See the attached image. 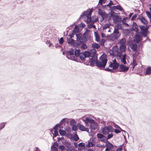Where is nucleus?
Returning <instances> with one entry per match:
<instances>
[{
	"label": "nucleus",
	"instance_id": "1",
	"mask_svg": "<svg viewBox=\"0 0 151 151\" xmlns=\"http://www.w3.org/2000/svg\"><path fill=\"white\" fill-rule=\"evenodd\" d=\"M107 56L105 53H103L99 58L100 61L97 59V57H91L89 58V63L90 65L93 66L96 64L98 68H104L107 63Z\"/></svg>",
	"mask_w": 151,
	"mask_h": 151
},
{
	"label": "nucleus",
	"instance_id": "2",
	"mask_svg": "<svg viewBox=\"0 0 151 151\" xmlns=\"http://www.w3.org/2000/svg\"><path fill=\"white\" fill-rule=\"evenodd\" d=\"M76 40L75 41L76 46H79L82 43H85L87 41V38L83 35H81V34L77 33L76 34Z\"/></svg>",
	"mask_w": 151,
	"mask_h": 151
},
{
	"label": "nucleus",
	"instance_id": "3",
	"mask_svg": "<svg viewBox=\"0 0 151 151\" xmlns=\"http://www.w3.org/2000/svg\"><path fill=\"white\" fill-rule=\"evenodd\" d=\"M65 54L67 58L77 61L76 58L74 56V50L73 49L71 48L70 50L67 51Z\"/></svg>",
	"mask_w": 151,
	"mask_h": 151
},
{
	"label": "nucleus",
	"instance_id": "4",
	"mask_svg": "<svg viewBox=\"0 0 151 151\" xmlns=\"http://www.w3.org/2000/svg\"><path fill=\"white\" fill-rule=\"evenodd\" d=\"M113 128L111 125L104 127L103 129L102 133L105 135L108 134L110 132L113 131Z\"/></svg>",
	"mask_w": 151,
	"mask_h": 151
},
{
	"label": "nucleus",
	"instance_id": "5",
	"mask_svg": "<svg viewBox=\"0 0 151 151\" xmlns=\"http://www.w3.org/2000/svg\"><path fill=\"white\" fill-rule=\"evenodd\" d=\"M129 67L125 66L123 64H121L119 66V69L120 70V72H126L129 70Z\"/></svg>",
	"mask_w": 151,
	"mask_h": 151
},
{
	"label": "nucleus",
	"instance_id": "6",
	"mask_svg": "<svg viewBox=\"0 0 151 151\" xmlns=\"http://www.w3.org/2000/svg\"><path fill=\"white\" fill-rule=\"evenodd\" d=\"M116 9L119 10L120 11L123 10V9L120 5L113 6L110 7V11L115 10Z\"/></svg>",
	"mask_w": 151,
	"mask_h": 151
},
{
	"label": "nucleus",
	"instance_id": "7",
	"mask_svg": "<svg viewBox=\"0 0 151 151\" xmlns=\"http://www.w3.org/2000/svg\"><path fill=\"white\" fill-rule=\"evenodd\" d=\"M68 43L71 46H76L75 45V41L72 38H67Z\"/></svg>",
	"mask_w": 151,
	"mask_h": 151
},
{
	"label": "nucleus",
	"instance_id": "8",
	"mask_svg": "<svg viewBox=\"0 0 151 151\" xmlns=\"http://www.w3.org/2000/svg\"><path fill=\"white\" fill-rule=\"evenodd\" d=\"M135 40L136 42L138 43L142 40V37L141 35L137 34L136 35Z\"/></svg>",
	"mask_w": 151,
	"mask_h": 151
},
{
	"label": "nucleus",
	"instance_id": "9",
	"mask_svg": "<svg viewBox=\"0 0 151 151\" xmlns=\"http://www.w3.org/2000/svg\"><path fill=\"white\" fill-rule=\"evenodd\" d=\"M122 21V18L118 16H116L113 19L114 22L116 23L117 22H120Z\"/></svg>",
	"mask_w": 151,
	"mask_h": 151
},
{
	"label": "nucleus",
	"instance_id": "10",
	"mask_svg": "<svg viewBox=\"0 0 151 151\" xmlns=\"http://www.w3.org/2000/svg\"><path fill=\"white\" fill-rule=\"evenodd\" d=\"M98 126V124L94 121V122H92L90 124V128L93 130H95L97 129Z\"/></svg>",
	"mask_w": 151,
	"mask_h": 151
},
{
	"label": "nucleus",
	"instance_id": "11",
	"mask_svg": "<svg viewBox=\"0 0 151 151\" xmlns=\"http://www.w3.org/2000/svg\"><path fill=\"white\" fill-rule=\"evenodd\" d=\"M90 55V57H97L96 56V50L95 49H91L89 51Z\"/></svg>",
	"mask_w": 151,
	"mask_h": 151
},
{
	"label": "nucleus",
	"instance_id": "12",
	"mask_svg": "<svg viewBox=\"0 0 151 151\" xmlns=\"http://www.w3.org/2000/svg\"><path fill=\"white\" fill-rule=\"evenodd\" d=\"M120 34H115V33H113L112 35H111V37L112 38V40H115L118 38L120 36Z\"/></svg>",
	"mask_w": 151,
	"mask_h": 151
},
{
	"label": "nucleus",
	"instance_id": "13",
	"mask_svg": "<svg viewBox=\"0 0 151 151\" xmlns=\"http://www.w3.org/2000/svg\"><path fill=\"white\" fill-rule=\"evenodd\" d=\"M83 121L86 124H87L88 123H90L91 124L92 122H94V120L90 118L86 117V119H83Z\"/></svg>",
	"mask_w": 151,
	"mask_h": 151
},
{
	"label": "nucleus",
	"instance_id": "14",
	"mask_svg": "<svg viewBox=\"0 0 151 151\" xmlns=\"http://www.w3.org/2000/svg\"><path fill=\"white\" fill-rule=\"evenodd\" d=\"M133 30L135 32H137L139 31L138 26L137 23L134 22L133 23Z\"/></svg>",
	"mask_w": 151,
	"mask_h": 151
},
{
	"label": "nucleus",
	"instance_id": "15",
	"mask_svg": "<svg viewBox=\"0 0 151 151\" xmlns=\"http://www.w3.org/2000/svg\"><path fill=\"white\" fill-rule=\"evenodd\" d=\"M105 146L109 149H112L114 148V145L109 141L106 144Z\"/></svg>",
	"mask_w": 151,
	"mask_h": 151
},
{
	"label": "nucleus",
	"instance_id": "16",
	"mask_svg": "<svg viewBox=\"0 0 151 151\" xmlns=\"http://www.w3.org/2000/svg\"><path fill=\"white\" fill-rule=\"evenodd\" d=\"M79 129L82 131H85L88 132L89 131L88 128H86L82 125H80L79 126Z\"/></svg>",
	"mask_w": 151,
	"mask_h": 151
},
{
	"label": "nucleus",
	"instance_id": "17",
	"mask_svg": "<svg viewBox=\"0 0 151 151\" xmlns=\"http://www.w3.org/2000/svg\"><path fill=\"white\" fill-rule=\"evenodd\" d=\"M81 54H83L85 58H89L90 57V53L89 51H85L84 52H81Z\"/></svg>",
	"mask_w": 151,
	"mask_h": 151
},
{
	"label": "nucleus",
	"instance_id": "18",
	"mask_svg": "<svg viewBox=\"0 0 151 151\" xmlns=\"http://www.w3.org/2000/svg\"><path fill=\"white\" fill-rule=\"evenodd\" d=\"M126 47L125 45H121L119 47L120 52H125L126 51Z\"/></svg>",
	"mask_w": 151,
	"mask_h": 151
},
{
	"label": "nucleus",
	"instance_id": "19",
	"mask_svg": "<svg viewBox=\"0 0 151 151\" xmlns=\"http://www.w3.org/2000/svg\"><path fill=\"white\" fill-rule=\"evenodd\" d=\"M80 50L79 49H76L74 52V55L76 57H78L80 55Z\"/></svg>",
	"mask_w": 151,
	"mask_h": 151
},
{
	"label": "nucleus",
	"instance_id": "20",
	"mask_svg": "<svg viewBox=\"0 0 151 151\" xmlns=\"http://www.w3.org/2000/svg\"><path fill=\"white\" fill-rule=\"evenodd\" d=\"M139 27L141 30L140 33L146 32L145 30V26L140 25L139 26Z\"/></svg>",
	"mask_w": 151,
	"mask_h": 151
},
{
	"label": "nucleus",
	"instance_id": "21",
	"mask_svg": "<svg viewBox=\"0 0 151 151\" xmlns=\"http://www.w3.org/2000/svg\"><path fill=\"white\" fill-rule=\"evenodd\" d=\"M92 47L93 49L96 48L98 49L100 47V46L99 44L95 43L92 44Z\"/></svg>",
	"mask_w": 151,
	"mask_h": 151
},
{
	"label": "nucleus",
	"instance_id": "22",
	"mask_svg": "<svg viewBox=\"0 0 151 151\" xmlns=\"http://www.w3.org/2000/svg\"><path fill=\"white\" fill-rule=\"evenodd\" d=\"M151 73V67L149 66L146 70V74L149 75Z\"/></svg>",
	"mask_w": 151,
	"mask_h": 151
},
{
	"label": "nucleus",
	"instance_id": "23",
	"mask_svg": "<svg viewBox=\"0 0 151 151\" xmlns=\"http://www.w3.org/2000/svg\"><path fill=\"white\" fill-rule=\"evenodd\" d=\"M131 49L134 51H137V46L136 44H134L132 45Z\"/></svg>",
	"mask_w": 151,
	"mask_h": 151
},
{
	"label": "nucleus",
	"instance_id": "24",
	"mask_svg": "<svg viewBox=\"0 0 151 151\" xmlns=\"http://www.w3.org/2000/svg\"><path fill=\"white\" fill-rule=\"evenodd\" d=\"M59 132L60 134L62 136L65 135L66 134V132L65 130H62L61 129L59 130Z\"/></svg>",
	"mask_w": 151,
	"mask_h": 151
},
{
	"label": "nucleus",
	"instance_id": "25",
	"mask_svg": "<svg viewBox=\"0 0 151 151\" xmlns=\"http://www.w3.org/2000/svg\"><path fill=\"white\" fill-rule=\"evenodd\" d=\"M126 40L125 38H122L119 41V43L121 45H124L126 44Z\"/></svg>",
	"mask_w": 151,
	"mask_h": 151
},
{
	"label": "nucleus",
	"instance_id": "26",
	"mask_svg": "<svg viewBox=\"0 0 151 151\" xmlns=\"http://www.w3.org/2000/svg\"><path fill=\"white\" fill-rule=\"evenodd\" d=\"M138 19L142 23H143L145 25H147V22H144L143 20L145 21V19L144 17H142L141 18H138Z\"/></svg>",
	"mask_w": 151,
	"mask_h": 151
},
{
	"label": "nucleus",
	"instance_id": "27",
	"mask_svg": "<svg viewBox=\"0 0 151 151\" xmlns=\"http://www.w3.org/2000/svg\"><path fill=\"white\" fill-rule=\"evenodd\" d=\"M119 64L117 62H116V63L114 64L113 67L112 69L113 70H115L117 69L118 67L119 66Z\"/></svg>",
	"mask_w": 151,
	"mask_h": 151
},
{
	"label": "nucleus",
	"instance_id": "28",
	"mask_svg": "<svg viewBox=\"0 0 151 151\" xmlns=\"http://www.w3.org/2000/svg\"><path fill=\"white\" fill-rule=\"evenodd\" d=\"M110 13L111 17L112 18H114L117 15V13L113 11H111Z\"/></svg>",
	"mask_w": 151,
	"mask_h": 151
},
{
	"label": "nucleus",
	"instance_id": "29",
	"mask_svg": "<svg viewBox=\"0 0 151 151\" xmlns=\"http://www.w3.org/2000/svg\"><path fill=\"white\" fill-rule=\"evenodd\" d=\"M100 141L104 142V143H106L108 141L107 139V137L105 136V137H104L102 138H101L99 139Z\"/></svg>",
	"mask_w": 151,
	"mask_h": 151
},
{
	"label": "nucleus",
	"instance_id": "30",
	"mask_svg": "<svg viewBox=\"0 0 151 151\" xmlns=\"http://www.w3.org/2000/svg\"><path fill=\"white\" fill-rule=\"evenodd\" d=\"M96 31L94 32L95 35H96V40L97 42H98L100 40V37L98 35H96Z\"/></svg>",
	"mask_w": 151,
	"mask_h": 151
},
{
	"label": "nucleus",
	"instance_id": "31",
	"mask_svg": "<svg viewBox=\"0 0 151 151\" xmlns=\"http://www.w3.org/2000/svg\"><path fill=\"white\" fill-rule=\"evenodd\" d=\"M112 50L114 52H118L119 50L118 47L116 45L113 47L112 48Z\"/></svg>",
	"mask_w": 151,
	"mask_h": 151
},
{
	"label": "nucleus",
	"instance_id": "32",
	"mask_svg": "<svg viewBox=\"0 0 151 151\" xmlns=\"http://www.w3.org/2000/svg\"><path fill=\"white\" fill-rule=\"evenodd\" d=\"M83 54H81L80 53V55H79L80 58L83 61H84L86 60V59L84 57V55H83Z\"/></svg>",
	"mask_w": 151,
	"mask_h": 151
},
{
	"label": "nucleus",
	"instance_id": "33",
	"mask_svg": "<svg viewBox=\"0 0 151 151\" xmlns=\"http://www.w3.org/2000/svg\"><path fill=\"white\" fill-rule=\"evenodd\" d=\"M76 123V121L74 119H72L71 120L70 122V125L71 126H73V125H75Z\"/></svg>",
	"mask_w": 151,
	"mask_h": 151
},
{
	"label": "nucleus",
	"instance_id": "34",
	"mask_svg": "<svg viewBox=\"0 0 151 151\" xmlns=\"http://www.w3.org/2000/svg\"><path fill=\"white\" fill-rule=\"evenodd\" d=\"M117 54L116 55V56L119 57V60L120 59L121 60V58H122V52H117Z\"/></svg>",
	"mask_w": 151,
	"mask_h": 151
},
{
	"label": "nucleus",
	"instance_id": "35",
	"mask_svg": "<svg viewBox=\"0 0 151 151\" xmlns=\"http://www.w3.org/2000/svg\"><path fill=\"white\" fill-rule=\"evenodd\" d=\"M54 134L53 135V138L54 139V137H56L58 135V130L57 129H54Z\"/></svg>",
	"mask_w": 151,
	"mask_h": 151
},
{
	"label": "nucleus",
	"instance_id": "36",
	"mask_svg": "<svg viewBox=\"0 0 151 151\" xmlns=\"http://www.w3.org/2000/svg\"><path fill=\"white\" fill-rule=\"evenodd\" d=\"M73 138L74 140L76 141H77L79 139V138L76 133L74 135Z\"/></svg>",
	"mask_w": 151,
	"mask_h": 151
},
{
	"label": "nucleus",
	"instance_id": "37",
	"mask_svg": "<svg viewBox=\"0 0 151 151\" xmlns=\"http://www.w3.org/2000/svg\"><path fill=\"white\" fill-rule=\"evenodd\" d=\"M121 24H118L117 25H115V27L118 28V29H122V27Z\"/></svg>",
	"mask_w": 151,
	"mask_h": 151
},
{
	"label": "nucleus",
	"instance_id": "38",
	"mask_svg": "<svg viewBox=\"0 0 151 151\" xmlns=\"http://www.w3.org/2000/svg\"><path fill=\"white\" fill-rule=\"evenodd\" d=\"M75 27L74 28L73 30L76 33H78L79 32V29L77 25H75Z\"/></svg>",
	"mask_w": 151,
	"mask_h": 151
},
{
	"label": "nucleus",
	"instance_id": "39",
	"mask_svg": "<svg viewBox=\"0 0 151 151\" xmlns=\"http://www.w3.org/2000/svg\"><path fill=\"white\" fill-rule=\"evenodd\" d=\"M93 146V144L91 142H89L86 145V146L88 148H89L90 147H92Z\"/></svg>",
	"mask_w": 151,
	"mask_h": 151
},
{
	"label": "nucleus",
	"instance_id": "40",
	"mask_svg": "<svg viewBox=\"0 0 151 151\" xmlns=\"http://www.w3.org/2000/svg\"><path fill=\"white\" fill-rule=\"evenodd\" d=\"M128 19L127 17H125L124 18V19H123L122 23L123 24L125 25L126 27H128L129 26V25L127 23H125L124 22V20L125 19Z\"/></svg>",
	"mask_w": 151,
	"mask_h": 151
},
{
	"label": "nucleus",
	"instance_id": "41",
	"mask_svg": "<svg viewBox=\"0 0 151 151\" xmlns=\"http://www.w3.org/2000/svg\"><path fill=\"white\" fill-rule=\"evenodd\" d=\"M97 137L98 138H99L100 139L104 137H105V136H104V135L101 133L98 134H97Z\"/></svg>",
	"mask_w": 151,
	"mask_h": 151
},
{
	"label": "nucleus",
	"instance_id": "42",
	"mask_svg": "<svg viewBox=\"0 0 151 151\" xmlns=\"http://www.w3.org/2000/svg\"><path fill=\"white\" fill-rule=\"evenodd\" d=\"M110 25L109 24H105L103 27V29H104L107 28H109L110 27Z\"/></svg>",
	"mask_w": 151,
	"mask_h": 151
},
{
	"label": "nucleus",
	"instance_id": "43",
	"mask_svg": "<svg viewBox=\"0 0 151 151\" xmlns=\"http://www.w3.org/2000/svg\"><path fill=\"white\" fill-rule=\"evenodd\" d=\"M90 32V31L88 29H87L86 31L83 33V35L84 36H87L89 34Z\"/></svg>",
	"mask_w": 151,
	"mask_h": 151
},
{
	"label": "nucleus",
	"instance_id": "44",
	"mask_svg": "<svg viewBox=\"0 0 151 151\" xmlns=\"http://www.w3.org/2000/svg\"><path fill=\"white\" fill-rule=\"evenodd\" d=\"M113 5H114V4L113 2L112 1L110 0L109 3L108 4L106 5V6L109 7L110 8V7L111 6Z\"/></svg>",
	"mask_w": 151,
	"mask_h": 151
},
{
	"label": "nucleus",
	"instance_id": "45",
	"mask_svg": "<svg viewBox=\"0 0 151 151\" xmlns=\"http://www.w3.org/2000/svg\"><path fill=\"white\" fill-rule=\"evenodd\" d=\"M6 124V122H3L1 124V125L0 126V130H1L4 127Z\"/></svg>",
	"mask_w": 151,
	"mask_h": 151
},
{
	"label": "nucleus",
	"instance_id": "46",
	"mask_svg": "<svg viewBox=\"0 0 151 151\" xmlns=\"http://www.w3.org/2000/svg\"><path fill=\"white\" fill-rule=\"evenodd\" d=\"M52 151H58V148L57 147L54 146H52L51 147Z\"/></svg>",
	"mask_w": 151,
	"mask_h": 151
},
{
	"label": "nucleus",
	"instance_id": "47",
	"mask_svg": "<svg viewBox=\"0 0 151 151\" xmlns=\"http://www.w3.org/2000/svg\"><path fill=\"white\" fill-rule=\"evenodd\" d=\"M108 15L105 12H104L102 14V16H101L102 17H103L104 18H107L108 17Z\"/></svg>",
	"mask_w": 151,
	"mask_h": 151
},
{
	"label": "nucleus",
	"instance_id": "48",
	"mask_svg": "<svg viewBox=\"0 0 151 151\" xmlns=\"http://www.w3.org/2000/svg\"><path fill=\"white\" fill-rule=\"evenodd\" d=\"M82 45L81 46V48L82 49H85L87 48V46L85 43H82Z\"/></svg>",
	"mask_w": 151,
	"mask_h": 151
},
{
	"label": "nucleus",
	"instance_id": "49",
	"mask_svg": "<svg viewBox=\"0 0 151 151\" xmlns=\"http://www.w3.org/2000/svg\"><path fill=\"white\" fill-rule=\"evenodd\" d=\"M86 22L87 23H89L90 22H91V24H93L95 22L94 20H91V18H90V20H87L86 21Z\"/></svg>",
	"mask_w": 151,
	"mask_h": 151
},
{
	"label": "nucleus",
	"instance_id": "50",
	"mask_svg": "<svg viewBox=\"0 0 151 151\" xmlns=\"http://www.w3.org/2000/svg\"><path fill=\"white\" fill-rule=\"evenodd\" d=\"M103 12H103V10H101L100 9H98V13L101 16H102V14L103 13Z\"/></svg>",
	"mask_w": 151,
	"mask_h": 151
},
{
	"label": "nucleus",
	"instance_id": "51",
	"mask_svg": "<svg viewBox=\"0 0 151 151\" xmlns=\"http://www.w3.org/2000/svg\"><path fill=\"white\" fill-rule=\"evenodd\" d=\"M146 13L148 17L150 19L151 18V13L150 12L148 11H147Z\"/></svg>",
	"mask_w": 151,
	"mask_h": 151
},
{
	"label": "nucleus",
	"instance_id": "52",
	"mask_svg": "<svg viewBox=\"0 0 151 151\" xmlns=\"http://www.w3.org/2000/svg\"><path fill=\"white\" fill-rule=\"evenodd\" d=\"M113 33H115V34H120L119 33V30L118 29V28H117L116 27H115L114 28V31L113 32Z\"/></svg>",
	"mask_w": 151,
	"mask_h": 151
},
{
	"label": "nucleus",
	"instance_id": "53",
	"mask_svg": "<svg viewBox=\"0 0 151 151\" xmlns=\"http://www.w3.org/2000/svg\"><path fill=\"white\" fill-rule=\"evenodd\" d=\"M148 32H144L142 33H141V36H144V37H147V35L148 34Z\"/></svg>",
	"mask_w": 151,
	"mask_h": 151
},
{
	"label": "nucleus",
	"instance_id": "54",
	"mask_svg": "<svg viewBox=\"0 0 151 151\" xmlns=\"http://www.w3.org/2000/svg\"><path fill=\"white\" fill-rule=\"evenodd\" d=\"M105 42V40L103 39H102L100 41V45H101L103 46L104 45V43Z\"/></svg>",
	"mask_w": 151,
	"mask_h": 151
},
{
	"label": "nucleus",
	"instance_id": "55",
	"mask_svg": "<svg viewBox=\"0 0 151 151\" xmlns=\"http://www.w3.org/2000/svg\"><path fill=\"white\" fill-rule=\"evenodd\" d=\"M59 148L60 150H61V151H63L65 149V147L63 145H60L59 147Z\"/></svg>",
	"mask_w": 151,
	"mask_h": 151
},
{
	"label": "nucleus",
	"instance_id": "56",
	"mask_svg": "<svg viewBox=\"0 0 151 151\" xmlns=\"http://www.w3.org/2000/svg\"><path fill=\"white\" fill-rule=\"evenodd\" d=\"M64 39L63 37H61L59 40V43L60 44H62L64 42Z\"/></svg>",
	"mask_w": 151,
	"mask_h": 151
},
{
	"label": "nucleus",
	"instance_id": "57",
	"mask_svg": "<svg viewBox=\"0 0 151 151\" xmlns=\"http://www.w3.org/2000/svg\"><path fill=\"white\" fill-rule=\"evenodd\" d=\"M72 130L73 131H76L77 129V126L76 125H73L72 126Z\"/></svg>",
	"mask_w": 151,
	"mask_h": 151
},
{
	"label": "nucleus",
	"instance_id": "58",
	"mask_svg": "<svg viewBox=\"0 0 151 151\" xmlns=\"http://www.w3.org/2000/svg\"><path fill=\"white\" fill-rule=\"evenodd\" d=\"M78 146L79 147H85V143L83 142H81L78 144Z\"/></svg>",
	"mask_w": 151,
	"mask_h": 151
},
{
	"label": "nucleus",
	"instance_id": "59",
	"mask_svg": "<svg viewBox=\"0 0 151 151\" xmlns=\"http://www.w3.org/2000/svg\"><path fill=\"white\" fill-rule=\"evenodd\" d=\"M113 134L112 133L109 134L107 136V139L108 140V139L111 138L113 137Z\"/></svg>",
	"mask_w": 151,
	"mask_h": 151
},
{
	"label": "nucleus",
	"instance_id": "60",
	"mask_svg": "<svg viewBox=\"0 0 151 151\" xmlns=\"http://www.w3.org/2000/svg\"><path fill=\"white\" fill-rule=\"evenodd\" d=\"M104 70L106 71H110V72H111V73H113V72H114V71L112 70L113 69H110L108 68H105L104 69Z\"/></svg>",
	"mask_w": 151,
	"mask_h": 151
},
{
	"label": "nucleus",
	"instance_id": "61",
	"mask_svg": "<svg viewBox=\"0 0 151 151\" xmlns=\"http://www.w3.org/2000/svg\"><path fill=\"white\" fill-rule=\"evenodd\" d=\"M137 16L136 14L133 15L132 17L131 20H134L137 18Z\"/></svg>",
	"mask_w": 151,
	"mask_h": 151
},
{
	"label": "nucleus",
	"instance_id": "62",
	"mask_svg": "<svg viewBox=\"0 0 151 151\" xmlns=\"http://www.w3.org/2000/svg\"><path fill=\"white\" fill-rule=\"evenodd\" d=\"M61 125V124H60V123H59V124H56L55 126V127H53V129H57L56 128L57 127H60V125Z\"/></svg>",
	"mask_w": 151,
	"mask_h": 151
},
{
	"label": "nucleus",
	"instance_id": "63",
	"mask_svg": "<svg viewBox=\"0 0 151 151\" xmlns=\"http://www.w3.org/2000/svg\"><path fill=\"white\" fill-rule=\"evenodd\" d=\"M66 119L64 118L60 122V123L61 124V125L63 124L66 121Z\"/></svg>",
	"mask_w": 151,
	"mask_h": 151
},
{
	"label": "nucleus",
	"instance_id": "64",
	"mask_svg": "<svg viewBox=\"0 0 151 151\" xmlns=\"http://www.w3.org/2000/svg\"><path fill=\"white\" fill-rule=\"evenodd\" d=\"M132 65H134V66H136L137 65V63H136V60H135L134 59H133V63H132Z\"/></svg>",
	"mask_w": 151,
	"mask_h": 151
}]
</instances>
